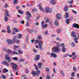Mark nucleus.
Wrapping results in <instances>:
<instances>
[{
	"mask_svg": "<svg viewBox=\"0 0 79 79\" xmlns=\"http://www.w3.org/2000/svg\"><path fill=\"white\" fill-rule=\"evenodd\" d=\"M64 11L65 12H67L69 10V7H68V5H66L65 6V7L64 8Z\"/></svg>",
	"mask_w": 79,
	"mask_h": 79,
	"instance_id": "9b49d317",
	"label": "nucleus"
},
{
	"mask_svg": "<svg viewBox=\"0 0 79 79\" xmlns=\"http://www.w3.org/2000/svg\"><path fill=\"white\" fill-rule=\"evenodd\" d=\"M5 16L6 15L7 16H10V15L8 14V11L6 10V14L5 15Z\"/></svg>",
	"mask_w": 79,
	"mask_h": 79,
	"instance_id": "72a5a7b5",
	"label": "nucleus"
},
{
	"mask_svg": "<svg viewBox=\"0 0 79 79\" xmlns=\"http://www.w3.org/2000/svg\"><path fill=\"white\" fill-rule=\"evenodd\" d=\"M62 50L63 52H66V49L65 48V47L62 48Z\"/></svg>",
	"mask_w": 79,
	"mask_h": 79,
	"instance_id": "c85d7f7f",
	"label": "nucleus"
},
{
	"mask_svg": "<svg viewBox=\"0 0 79 79\" xmlns=\"http://www.w3.org/2000/svg\"><path fill=\"white\" fill-rule=\"evenodd\" d=\"M13 21L14 23H17V21L16 20H13Z\"/></svg>",
	"mask_w": 79,
	"mask_h": 79,
	"instance_id": "e2e57ef3",
	"label": "nucleus"
},
{
	"mask_svg": "<svg viewBox=\"0 0 79 79\" xmlns=\"http://www.w3.org/2000/svg\"><path fill=\"white\" fill-rule=\"evenodd\" d=\"M61 50L60 48H59L57 47H54L52 48V52L54 53H58L60 52Z\"/></svg>",
	"mask_w": 79,
	"mask_h": 79,
	"instance_id": "7ed1b4c3",
	"label": "nucleus"
},
{
	"mask_svg": "<svg viewBox=\"0 0 79 79\" xmlns=\"http://www.w3.org/2000/svg\"><path fill=\"white\" fill-rule=\"evenodd\" d=\"M26 26H27V27L29 26V22H27L26 23Z\"/></svg>",
	"mask_w": 79,
	"mask_h": 79,
	"instance_id": "de8ad7c7",
	"label": "nucleus"
},
{
	"mask_svg": "<svg viewBox=\"0 0 79 79\" xmlns=\"http://www.w3.org/2000/svg\"><path fill=\"white\" fill-rule=\"evenodd\" d=\"M72 76H73V77H74V76H75V72H73L72 73L71 75Z\"/></svg>",
	"mask_w": 79,
	"mask_h": 79,
	"instance_id": "49530a36",
	"label": "nucleus"
},
{
	"mask_svg": "<svg viewBox=\"0 0 79 79\" xmlns=\"http://www.w3.org/2000/svg\"><path fill=\"white\" fill-rule=\"evenodd\" d=\"M55 0H51L50 2L52 5H55L56 2L55 1Z\"/></svg>",
	"mask_w": 79,
	"mask_h": 79,
	"instance_id": "a211bd4d",
	"label": "nucleus"
},
{
	"mask_svg": "<svg viewBox=\"0 0 79 79\" xmlns=\"http://www.w3.org/2000/svg\"><path fill=\"white\" fill-rule=\"evenodd\" d=\"M51 55L52 57H53L54 58H56V56H57L56 55L53 53H52L51 54Z\"/></svg>",
	"mask_w": 79,
	"mask_h": 79,
	"instance_id": "f3484780",
	"label": "nucleus"
},
{
	"mask_svg": "<svg viewBox=\"0 0 79 79\" xmlns=\"http://www.w3.org/2000/svg\"><path fill=\"white\" fill-rule=\"evenodd\" d=\"M40 73V70L36 71L35 73V72L34 71H32V74L33 75V76H35L36 74L37 76L39 75V74Z\"/></svg>",
	"mask_w": 79,
	"mask_h": 79,
	"instance_id": "20e7f679",
	"label": "nucleus"
},
{
	"mask_svg": "<svg viewBox=\"0 0 79 79\" xmlns=\"http://www.w3.org/2000/svg\"><path fill=\"white\" fill-rule=\"evenodd\" d=\"M8 20V18L6 16H5L4 18V21H5V22H6Z\"/></svg>",
	"mask_w": 79,
	"mask_h": 79,
	"instance_id": "2f4dec72",
	"label": "nucleus"
},
{
	"mask_svg": "<svg viewBox=\"0 0 79 79\" xmlns=\"http://www.w3.org/2000/svg\"><path fill=\"white\" fill-rule=\"evenodd\" d=\"M7 32L9 34H10L11 32V30H10V27L9 26H7Z\"/></svg>",
	"mask_w": 79,
	"mask_h": 79,
	"instance_id": "ddd939ff",
	"label": "nucleus"
},
{
	"mask_svg": "<svg viewBox=\"0 0 79 79\" xmlns=\"http://www.w3.org/2000/svg\"><path fill=\"white\" fill-rule=\"evenodd\" d=\"M12 60H14V61H17L18 60V57H14L12 58Z\"/></svg>",
	"mask_w": 79,
	"mask_h": 79,
	"instance_id": "a878e982",
	"label": "nucleus"
},
{
	"mask_svg": "<svg viewBox=\"0 0 79 79\" xmlns=\"http://www.w3.org/2000/svg\"><path fill=\"white\" fill-rule=\"evenodd\" d=\"M12 54H14V55H19V53H18V52H16L15 51H14L13 52Z\"/></svg>",
	"mask_w": 79,
	"mask_h": 79,
	"instance_id": "e433bc0d",
	"label": "nucleus"
},
{
	"mask_svg": "<svg viewBox=\"0 0 79 79\" xmlns=\"http://www.w3.org/2000/svg\"><path fill=\"white\" fill-rule=\"evenodd\" d=\"M73 70L74 71H77V69L76 67H74L73 68Z\"/></svg>",
	"mask_w": 79,
	"mask_h": 79,
	"instance_id": "052dcab7",
	"label": "nucleus"
},
{
	"mask_svg": "<svg viewBox=\"0 0 79 79\" xmlns=\"http://www.w3.org/2000/svg\"><path fill=\"white\" fill-rule=\"evenodd\" d=\"M61 46L62 47V48H63V47H64V44H63V43H62L61 44Z\"/></svg>",
	"mask_w": 79,
	"mask_h": 79,
	"instance_id": "37998d69",
	"label": "nucleus"
},
{
	"mask_svg": "<svg viewBox=\"0 0 79 79\" xmlns=\"http://www.w3.org/2000/svg\"><path fill=\"white\" fill-rule=\"evenodd\" d=\"M25 71L26 73H29V71H28V69H25Z\"/></svg>",
	"mask_w": 79,
	"mask_h": 79,
	"instance_id": "8fccbe9b",
	"label": "nucleus"
},
{
	"mask_svg": "<svg viewBox=\"0 0 79 79\" xmlns=\"http://www.w3.org/2000/svg\"><path fill=\"white\" fill-rule=\"evenodd\" d=\"M66 24H69V22L70 21V19H67L66 20Z\"/></svg>",
	"mask_w": 79,
	"mask_h": 79,
	"instance_id": "473e14b6",
	"label": "nucleus"
},
{
	"mask_svg": "<svg viewBox=\"0 0 79 79\" xmlns=\"http://www.w3.org/2000/svg\"><path fill=\"white\" fill-rule=\"evenodd\" d=\"M40 58V56L39 55H37L36 57L35 58V61H38L39 60V58Z\"/></svg>",
	"mask_w": 79,
	"mask_h": 79,
	"instance_id": "f8f14e48",
	"label": "nucleus"
},
{
	"mask_svg": "<svg viewBox=\"0 0 79 79\" xmlns=\"http://www.w3.org/2000/svg\"><path fill=\"white\" fill-rule=\"evenodd\" d=\"M41 26L43 29H44L47 27V24H45V25H43Z\"/></svg>",
	"mask_w": 79,
	"mask_h": 79,
	"instance_id": "5701e85b",
	"label": "nucleus"
},
{
	"mask_svg": "<svg viewBox=\"0 0 79 79\" xmlns=\"http://www.w3.org/2000/svg\"><path fill=\"white\" fill-rule=\"evenodd\" d=\"M6 42H7L8 44V45H11V44L13 43V42L11 41V40H6Z\"/></svg>",
	"mask_w": 79,
	"mask_h": 79,
	"instance_id": "dca6fc26",
	"label": "nucleus"
},
{
	"mask_svg": "<svg viewBox=\"0 0 79 79\" xmlns=\"http://www.w3.org/2000/svg\"><path fill=\"white\" fill-rule=\"evenodd\" d=\"M18 0H14V4L18 3Z\"/></svg>",
	"mask_w": 79,
	"mask_h": 79,
	"instance_id": "58836bf2",
	"label": "nucleus"
},
{
	"mask_svg": "<svg viewBox=\"0 0 79 79\" xmlns=\"http://www.w3.org/2000/svg\"><path fill=\"white\" fill-rule=\"evenodd\" d=\"M61 32V29H58L57 30V33H60Z\"/></svg>",
	"mask_w": 79,
	"mask_h": 79,
	"instance_id": "4c0bfd02",
	"label": "nucleus"
},
{
	"mask_svg": "<svg viewBox=\"0 0 79 79\" xmlns=\"http://www.w3.org/2000/svg\"><path fill=\"white\" fill-rule=\"evenodd\" d=\"M13 41L14 42H15L17 40V39L16 38V36H14V38L13 39Z\"/></svg>",
	"mask_w": 79,
	"mask_h": 79,
	"instance_id": "aec40b11",
	"label": "nucleus"
},
{
	"mask_svg": "<svg viewBox=\"0 0 79 79\" xmlns=\"http://www.w3.org/2000/svg\"><path fill=\"white\" fill-rule=\"evenodd\" d=\"M33 51L35 53H37V50H36V49H34L33 50Z\"/></svg>",
	"mask_w": 79,
	"mask_h": 79,
	"instance_id": "3c124183",
	"label": "nucleus"
},
{
	"mask_svg": "<svg viewBox=\"0 0 79 79\" xmlns=\"http://www.w3.org/2000/svg\"><path fill=\"white\" fill-rule=\"evenodd\" d=\"M77 78L78 79H79V73L77 74Z\"/></svg>",
	"mask_w": 79,
	"mask_h": 79,
	"instance_id": "774afa93",
	"label": "nucleus"
},
{
	"mask_svg": "<svg viewBox=\"0 0 79 79\" xmlns=\"http://www.w3.org/2000/svg\"><path fill=\"white\" fill-rule=\"evenodd\" d=\"M73 27H75L76 28H79V25L77 23H74L72 25Z\"/></svg>",
	"mask_w": 79,
	"mask_h": 79,
	"instance_id": "9d476101",
	"label": "nucleus"
},
{
	"mask_svg": "<svg viewBox=\"0 0 79 79\" xmlns=\"http://www.w3.org/2000/svg\"><path fill=\"white\" fill-rule=\"evenodd\" d=\"M35 24L36 26H39V22H36L35 23Z\"/></svg>",
	"mask_w": 79,
	"mask_h": 79,
	"instance_id": "6e6d98bb",
	"label": "nucleus"
},
{
	"mask_svg": "<svg viewBox=\"0 0 79 79\" xmlns=\"http://www.w3.org/2000/svg\"><path fill=\"white\" fill-rule=\"evenodd\" d=\"M27 15V16L26 17V19L27 20H29L30 19V18L32 17V15L29 12H27L26 13Z\"/></svg>",
	"mask_w": 79,
	"mask_h": 79,
	"instance_id": "423d86ee",
	"label": "nucleus"
},
{
	"mask_svg": "<svg viewBox=\"0 0 79 79\" xmlns=\"http://www.w3.org/2000/svg\"><path fill=\"white\" fill-rule=\"evenodd\" d=\"M71 45H73V47H75V44H74V43L73 42H72V43H71Z\"/></svg>",
	"mask_w": 79,
	"mask_h": 79,
	"instance_id": "0e129e2a",
	"label": "nucleus"
},
{
	"mask_svg": "<svg viewBox=\"0 0 79 79\" xmlns=\"http://www.w3.org/2000/svg\"><path fill=\"white\" fill-rule=\"evenodd\" d=\"M77 38H75L74 39V41L75 43H78V41L77 40Z\"/></svg>",
	"mask_w": 79,
	"mask_h": 79,
	"instance_id": "c9c22d12",
	"label": "nucleus"
},
{
	"mask_svg": "<svg viewBox=\"0 0 79 79\" xmlns=\"http://www.w3.org/2000/svg\"><path fill=\"white\" fill-rule=\"evenodd\" d=\"M19 54H20V55H21L23 53V51H21L20 50H19L18 51Z\"/></svg>",
	"mask_w": 79,
	"mask_h": 79,
	"instance_id": "f704fd0d",
	"label": "nucleus"
},
{
	"mask_svg": "<svg viewBox=\"0 0 79 79\" xmlns=\"http://www.w3.org/2000/svg\"><path fill=\"white\" fill-rule=\"evenodd\" d=\"M72 55H73V56H74V55H76V53L74 52H73L72 53Z\"/></svg>",
	"mask_w": 79,
	"mask_h": 79,
	"instance_id": "338daca9",
	"label": "nucleus"
},
{
	"mask_svg": "<svg viewBox=\"0 0 79 79\" xmlns=\"http://www.w3.org/2000/svg\"><path fill=\"white\" fill-rule=\"evenodd\" d=\"M34 66L35 67V69L36 70H37V71H39V68H38V67L37 66V65H36L35 64H34Z\"/></svg>",
	"mask_w": 79,
	"mask_h": 79,
	"instance_id": "7c9ffc66",
	"label": "nucleus"
},
{
	"mask_svg": "<svg viewBox=\"0 0 79 79\" xmlns=\"http://www.w3.org/2000/svg\"><path fill=\"white\" fill-rule=\"evenodd\" d=\"M56 19H60L61 18V15L60 14H57L56 15Z\"/></svg>",
	"mask_w": 79,
	"mask_h": 79,
	"instance_id": "6e6552de",
	"label": "nucleus"
},
{
	"mask_svg": "<svg viewBox=\"0 0 79 79\" xmlns=\"http://www.w3.org/2000/svg\"><path fill=\"white\" fill-rule=\"evenodd\" d=\"M3 51H4V52H6V51H7V50H6V48H4L3 49Z\"/></svg>",
	"mask_w": 79,
	"mask_h": 79,
	"instance_id": "69168bd1",
	"label": "nucleus"
},
{
	"mask_svg": "<svg viewBox=\"0 0 79 79\" xmlns=\"http://www.w3.org/2000/svg\"><path fill=\"white\" fill-rule=\"evenodd\" d=\"M14 47L15 48H19V46H16L15 45H14Z\"/></svg>",
	"mask_w": 79,
	"mask_h": 79,
	"instance_id": "09e8293b",
	"label": "nucleus"
},
{
	"mask_svg": "<svg viewBox=\"0 0 79 79\" xmlns=\"http://www.w3.org/2000/svg\"><path fill=\"white\" fill-rule=\"evenodd\" d=\"M4 7L6 8H8V5L7 4H5L4 6Z\"/></svg>",
	"mask_w": 79,
	"mask_h": 79,
	"instance_id": "4d7b16f0",
	"label": "nucleus"
},
{
	"mask_svg": "<svg viewBox=\"0 0 79 79\" xmlns=\"http://www.w3.org/2000/svg\"><path fill=\"white\" fill-rule=\"evenodd\" d=\"M45 23H48L49 22V20H48V18H46L45 21Z\"/></svg>",
	"mask_w": 79,
	"mask_h": 79,
	"instance_id": "ea45409f",
	"label": "nucleus"
},
{
	"mask_svg": "<svg viewBox=\"0 0 79 79\" xmlns=\"http://www.w3.org/2000/svg\"><path fill=\"white\" fill-rule=\"evenodd\" d=\"M61 74L62 75V76H64V74L63 73V72L62 71H61Z\"/></svg>",
	"mask_w": 79,
	"mask_h": 79,
	"instance_id": "680f3d73",
	"label": "nucleus"
},
{
	"mask_svg": "<svg viewBox=\"0 0 79 79\" xmlns=\"http://www.w3.org/2000/svg\"><path fill=\"white\" fill-rule=\"evenodd\" d=\"M73 0L71 1H70V2H69V4H73Z\"/></svg>",
	"mask_w": 79,
	"mask_h": 79,
	"instance_id": "13d9d810",
	"label": "nucleus"
},
{
	"mask_svg": "<svg viewBox=\"0 0 79 79\" xmlns=\"http://www.w3.org/2000/svg\"><path fill=\"white\" fill-rule=\"evenodd\" d=\"M2 32H4V33H5L6 32V31L5 30L3 29L2 30Z\"/></svg>",
	"mask_w": 79,
	"mask_h": 79,
	"instance_id": "5fc2aeb1",
	"label": "nucleus"
},
{
	"mask_svg": "<svg viewBox=\"0 0 79 79\" xmlns=\"http://www.w3.org/2000/svg\"><path fill=\"white\" fill-rule=\"evenodd\" d=\"M46 79H50V77L49 76V75H47L46 78Z\"/></svg>",
	"mask_w": 79,
	"mask_h": 79,
	"instance_id": "c03bdc74",
	"label": "nucleus"
},
{
	"mask_svg": "<svg viewBox=\"0 0 79 79\" xmlns=\"http://www.w3.org/2000/svg\"><path fill=\"white\" fill-rule=\"evenodd\" d=\"M19 13H20V14H23V12L21 11V10H19Z\"/></svg>",
	"mask_w": 79,
	"mask_h": 79,
	"instance_id": "a18cd8bd",
	"label": "nucleus"
},
{
	"mask_svg": "<svg viewBox=\"0 0 79 79\" xmlns=\"http://www.w3.org/2000/svg\"><path fill=\"white\" fill-rule=\"evenodd\" d=\"M2 64H3L4 65H6V66H9V65L8 64V63H7V62H6V61H2Z\"/></svg>",
	"mask_w": 79,
	"mask_h": 79,
	"instance_id": "4468645a",
	"label": "nucleus"
},
{
	"mask_svg": "<svg viewBox=\"0 0 79 79\" xmlns=\"http://www.w3.org/2000/svg\"><path fill=\"white\" fill-rule=\"evenodd\" d=\"M13 31L15 32H19V30L16 28H13Z\"/></svg>",
	"mask_w": 79,
	"mask_h": 79,
	"instance_id": "2eb2a0df",
	"label": "nucleus"
},
{
	"mask_svg": "<svg viewBox=\"0 0 79 79\" xmlns=\"http://www.w3.org/2000/svg\"><path fill=\"white\" fill-rule=\"evenodd\" d=\"M45 10L46 13H52V10L51 8H49L48 7H46L45 8Z\"/></svg>",
	"mask_w": 79,
	"mask_h": 79,
	"instance_id": "0eeeda50",
	"label": "nucleus"
},
{
	"mask_svg": "<svg viewBox=\"0 0 79 79\" xmlns=\"http://www.w3.org/2000/svg\"><path fill=\"white\" fill-rule=\"evenodd\" d=\"M20 23L22 24H24V20H22V21H20Z\"/></svg>",
	"mask_w": 79,
	"mask_h": 79,
	"instance_id": "bf43d9fd",
	"label": "nucleus"
},
{
	"mask_svg": "<svg viewBox=\"0 0 79 79\" xmlns=\"http://www.w3.org/2000/svg\"><path fill=\"white\" fill-rule=\"evenodd\" d=\"M23 36L22 34H19L18 36V39H21V38Z\"/></svg>",
	"mask_w": 79,
	"mask_h": 79,
	"instance_id": "a19ab883",
	"label": "nucleus"
},
{
	"mask_svg": "<svg viewBox=\"0 0 79 79\" xmlns=\"http://www.w3.org/2000/svg\"><path fill=\"white\" fill-rule=\"evenodd\" d=\"M5 57L6 60H7L9 63H10V61H11V57L9 56L8 54H6L5 55Z\"/></svg>",
	"mask_w": 79,
	"mask_h": 79,
	"instance_id": "39448f33",
	"label": "nucleus"
},
{
	"mask_svg": "<svg viewBox=\"0 0 79 79\" xmlns=\"http://www.w3.org/2000/svg\"><path fill=\"white\" fill-rule=\"evenodd\" d=\"M8 54H13V52L11 50H8L7 51Z\"/></svg>",
	"mask_w": 79,
	"mask_h": 79,
	"instance_id": "cd10ccee",
	"label": "nucleus"
},
{
	"mask_svg": "<svg viewBox=\"0 0 79 79\" xmlns=\"http://www.w3.org/2000/svg\"><path fill=\"white\" fill-rule=\"evenodd\" d=\"M35 42L36 43H38V45L39 46L40 50H44V48H43V47H42V46L43 44V42H42V41L39 40H39H35Z\"/></svg>",
	"mask_w": 79,
	"mask_h": 79,
	"instance_id": "f257e3e1",
	"label": "nucleus"
},
{
	"mask_svg": "<svg viewBox=\"0 0 79 79\" xmlns=\"http://www.w3.org/2000/svg\"><path fill=\"white\" fill-rule=\"evenodd\" d=\"M74 31L72 32V34H71V35L72 37H74V38H76V37L77 36H76V35H75V34H74Z\"/></svg>",
	"mask_w": 79,
	"mask_h": 79,
	"instance_id": "6ab92c4d",
	"label": "nucleus"
},
{
	"mask_svg": "<svg viewBox=\"0 0 79 79\" xmlns=\"http://www.w3.org/2000/svg\"><path fill=\"white\" fill-rule=\"evenodd\" d=\"M10 64L12 67V68L13 69V71H18L17 69L18 65L17 64L13 63H11Z\"/></svg>",
	"mask_w": 79,
	"mask_h": 79,
	"instance_id": "f03ea898",
	"label": "nucleus"
},
{
	"mask_svg": "<svg viewBox=\"0 0 79 79\" xmlns=\"http://www.w3.org/2000/svg\"><path fill=\"white\" fill-rule=\"evenodd\" d=\"M65 18H67L69 17V13L68 12H66L65 13Z\"/></svg>",
	"mask_w": 79,
	"mask_h": 79,
	"instance_id": "393cba45",
	"label": "nucleus"
},
{
	"mask_svg": "<svg viewBox=\"0 0 79 79\" xmlns=\"http://www.w3.org/2000/svg\"><path fill=\"white\" fill-rule=\"evenodd\" d=\"M45 70L47 71V72L48 73H49V72H50V69L49 68H46Z\"/></svg>",
	"mask_w": 79,
	"mask_h": 79,
	"instance_id": "c756f323",
	"label": "nucleus"
},
{
	"mask_svg": "<svg viewBox=\"0 0 79 79\" xmlns=\"http://www.w3.org/2000/svg\"><path fill=\"white\" fill-rule=\"evenodd\" d=\"M42 64L41 62L39 63H38V68H42Z\"/></svg>",
	"mask_w": 79,
	"mask_h": 79,
	"instance_id": "412c9836",
	"label": "nucleus"
},
{
	"mask_svg": "<svg viewBox=\"0 0 79 79\" xmlns=\"http://www.w3.org/2000/svg\"><path fill=\"white\" fill-rule=\"evenodd\" d=\"M27 31H28V32H30V34H31V33L32 32V31L30 29H29V28H27Z\"/></svg>",
	"mask_w": 79,
	"mask_h": 79,
	"instance_id": "b1692460",
	"label": "nucleus"
},
{
	"mask_svg": "<svg viewBox=\"0 0 79 79\" xmlns=\"http://www.w3.org/2000/svg\"><path fill=\"white\" fill-rule=\"evenodd\" d=\"M3 71L6 73H8V70L5 68L3 69Z\"/></svg>",
	"mask_w": 79,
	"mask_h": 79,
	"instance_id": "bb28decb",
	"label": "nucleus"
},
{
	"mask_svg": "<svg viewBox=\"0 0 79 79\" xmlns=\"http://www.w3.org/2000/svg\"><path fill=\"white\" fill-rule=\"evenodd\" d=\"M72 11L73 12L74 14H77V12L75 11V10H72Z\"/></svg>",
	"mask_w": 79,
	"mask_h": 79,
	"instance_id": "603ef678",
	"label": "nucleus"
},
{
	"mask_svg": "<svg viewBox=\"0 0 79 79\" xmlns=\"http://www.w3.org/2000/svg\"><path fill=\"white\" fill-rule=\"evenodd\" d=\"M37 39H39V40H41L42 39V37L40 36H38Z\"/></svg>",
	"mask_w": 79,
	"mask_h": 79,
	"instance_id": "79ce46f5",
	"label": "nucleus"
},
{
	"mask_svg": "<svg viewBox=\"0 0 79 79\" xmlns=\"http://www.w3.org/2000/svg\"><path fill=\"white\" fill-rule=\"evenodd\" d=\"M77 58V56H73V60H75L76 59V58Z\"/></svg>",
	"mask_w": 79,
	"mask_h": 79,
	"instance_id": "864d4df0",
	"label": "nucleus"
},
{
	"mask_svg": "<svg viewBox=\"0 0 79 79\" xmlns=\"http://www.w3.org/2000/svg\"><path fill=\"white\" fill-rule=\"evenodd\" d=\"M38 6L40 7V10H41V11H42L44 13H45V10H44V9L42 8V4H39Z\"/></svg>",
	"mask_w": 79,
	"mask_h": 79,
	"instance_id": "1a4fd4ad",
	"label": "nucleus"
},
{
	"mask_svg": "<svg viewBox=\"0 0 79 79\" xmlns=\"http://www.w3.org/2000/svg\"><path fill=\"white\" fill-rule=\"evenodd\" d=\"M58 22L57 20H56L54 22L55 25V26H59V25L58 24Z\"/></svg>",
	"mask_w": 79,
	"mask_h": 79,
	"instance_id": "4be33fe9",
	"label": "nucleus"
}]
</instances>
